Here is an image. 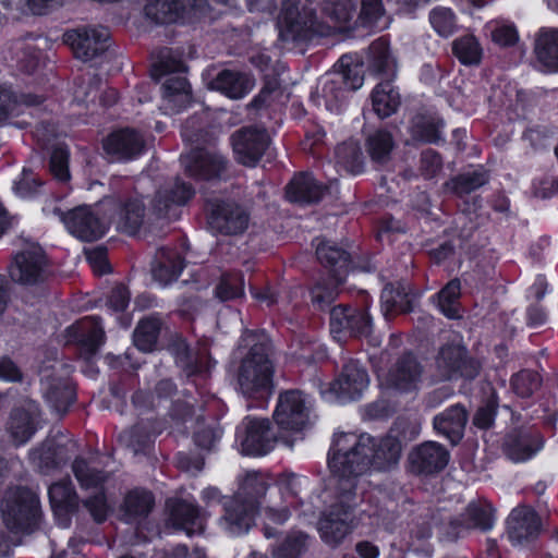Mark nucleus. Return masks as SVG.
<instances>
[{"label": "nucleus", "instance_id": "7c9ffc66", "mask_svg": "<svg viewBox=\"0 0 558 558\" xmlns=\"http://www.w3.org/2000/svg\"><path fill=\"white\" fill-rule=\"evenodd\" d=\"M68 445L57 444L52 440L43 442L29 451L31 463L41 473H48L70 459Z\"/></svg>", "mask_w": 558, "mask_h": 558}, {"label": "nucleus", "instance_id": "f03ea898", "mask_svg": "<svg viewBox=\"0 0 558 558\" xmlns=\"http://www.w3.org/2000/svg\"><path fill=\"white\" fill-rule=\"evenodd\" d=\"M269 353L270 342L264 332L243 331L233 355L238 363L236 383L245 398L263 400L272 395L274 365Z\"/></svg>", "mask_w": 558, "mask_h": 558}, {"label": "nucleus", "instance_id": "6e6d98bb", "mask_svg": "<svg viewBox=\"0 0 558 558\" xmlns=\"http://www.w3.org/2000/svg\"><path fill=\"white\" fill-rule=\"evenodd\" d=\"M464 349L460 345H445L440 349L436 360L440 376L450 379L457 375L458 364L462 361Z\"/></svg>", "mask_w": 558, "mask_h": 558}, {"label": "nucleus", "instance_id": "6ab92c4d", "mask_svg": "<svg viewBox=\"0 0 558 558\" xmlns=\"http://www.w3.org/2000/svg\"><path fill=\"white\" fill-rule=\"evenodd\" d=\"M424 377V366L413 354L399 357L387 372L384 384L400 392H413L420 389Z\"/></svg>", "mask_w": 558, "mask_h": 558}, {"label": "nucleus", "instance_id": "49530a36", "mask_svg": "<svg viewBox=\"0 0 558 558\" xmlns=\"http://www.w3.org/2000/svg\"><path fill=\"white\" fill-rule=\"evenodd\" d=\"M488 182V174L483 169L459 174L446 182L445 186L459 196L472 193Z\"/></svg>", "mask_w": 558, "mask_h": 558}, {"label": "nucleus", "instance_id": "b1692460", "mask_svg": "<svg viewBox=\"0 0 558 558\" xmlns=\"http://www.w3.org/2000/svg\"><path fill=\"white\" fill-rule=\"evenodd\" d=\"M369 378L366 371L357 361L344 364L338 378L331 384L330 390L341 401L357 399L368 386Z\"/></svg>", "mask_w": 558, "mask_h": 558}, {"label": "nucleus", "instance_id": "ea45409f", "mask_svg": "<svg viewBox=\"0 0 558 558\" xmlns=\"http://www.w3.org/2000/svg\"><path fill=\"white\" fill-rule=\"evenodd\" d=\"M355 3L353 0H324L322 14L325 34L329 28H337L348 23L354 15Z\"/></svg>", "mask_w": 558, "mask_h": 558}, {"label": "nucleus", "instance_id": "6e6552de", "mask_svg": "<svg viewBox=\"0 0 558 558\" xmlns=\"http://www.w3.org/2000/svg\"><path fill=\"white\" fill-rule=\"evenodd\" d=\"M72 471L80 487L90 492L93 496L83 501L84 507L97 523L106 521L109 512L105 484L109 481L110 474L90 465L85 459L76 458L72 463Z\"/></svg>", "mask_w": 558, "mask_h": 558}, {"label": "nucleus", "instance_id": "9d476101", "mask_svg": "<svg viewBox=\"0 0 558 558\" xmlns=\"http://www.w3.org/2000/svg\"><path fill=\"white\" fill-rule=\"evenodd\" d=\"M43 210L47 216L54 215L59 217L70 233L82 241L90 242L98 240L105 234L109 226L108 218H100L98 210L89 206H78L66 215L58 207H53L51 210L44 208Z\"/></svg>", "mask_w": 558, "mask_h": 558}, {"label": "nucleus", "instance_id": "37998d69", "mask_svg": "<svg viewBox=\"0 0 558 558\" xmlns=\"http://www.w3.org/2000/svg\"><path fill=\"white\" fill-rule=\"evenodd\" d=\"M182 12L180 0H147L144 13L155 24H170L179 20Z\"/></svg>", "mask_w": 558, "mask_h": 558}, {"label": "nucleus", "instance_id": "f8f14e48", "mask_svg": "<svg viewBox=\"0 0 558 558\" xmlns=\"http://www.w3.org/2000/svg\"><path fill=\"white\" fill-rule=\"evenodd\" d=\"M47 258L43 248L34 242H27L13 258L10 276L13 281L32 286L45 280L47 275Z\"/></svg>", "mask_w": 558, "mask_h": 558}, {"label": "nucleus", "instance_id": "412c9836", "mask_svg": "<svg viewBox=\"0 0 558 558\" xmlns=\"http://www.w3.org/2000/svg\"><path fill=\"white\" fill-rule=\"evenodd\" d=\"M449 459V451L436 441L422 442L408 456L410 471L417 475H432L442 471Z\"/></svg>", "mask_w": 558, "mask_h": 558}, {"label": "nucleus", "instance_id": "864d4df0", "mask_svg": "<svg viewBox=\"0 0 558 558\" xmlns=\"http://www.w3.org/2000/svg\"><path fill=\"white\" fill-rule=\"evenodd\" d=\"M442 121H435L432 118L416 116L412 120L411 134L414 140L426 143H437L440 141Z\"/></svg>", "mask_w": 558, "mask_h": 558}, {"label": "nucleus", "instance_id": "09e8293b", "mask_svg": "<svg viewBox=\"0 0 558 558\" xmlns=\"http://www.w3.org/2000/svg\"><path fill=\"white\" fill-rule=\"evenodd\" d=\"M461 294V283L459 279L450 280L438 293L439 311L448 318L460 317L459 299Z\"/></svg>", "mask_w": 558, "mask_h": 558}, {"label": "nucleus", "instance_id": "4be33fe9", "mask_svg": "<svg viewBox=\"0 0 558 558\" xmlns=\"http://www.w3.org/2000/svg\"><path fill=\"white\" fill-rule=\"evenodd\" d=\"M242 425L244 437L241 441L242 452L248 456H264L271 451L278 436L271 430L267 418L246 416Z\"/></svg>", "mask_w": 558, "mask_h": 558}, {"label": "nucleus", "instance_id": "5fc2aeb1", "mask_svg": "<svg viewBox=\"0 0 558 558\" xmlns=\"http://www.w3.org/2000/svg\"><path fill=\"white\" fill-rule=\"evenodd\" d=\"M429 23L433 29L440 37H449L458 29V21L453 11L449 8L437 7L434 8L428 15Z\"/></svg>", "mask_w": 558, "mask_h": 558}, {"label": "nucleus", "instance_id": "603ef678", "mask_svg": "<svg viewBox=\"0 0 558 558\" xmlns=\"http://www.w3.org/2000/svg\"><path fill=\"white\" fill-rule=\"evenodd\" d=\"M338 66L342 81L348 88L356 90L363 85L362 61L357 56H342L338 61Z\"/></svg>", "mask_w": 558, "mask_h": 558}, {"label": "nucleus", "instance_id": "79ce46f5", "mask_svg": "<svg viewBox=\"0 0 558 558\" xmlns=\"http://www.w3.org/2000/svg\"><path fill=\"white\" fill-rule=\"evenodd\" d=\"M373 109L376 114L384 119L396 112L400 105V95L393 88L390 80L380 82L372 94Z\"/></svg>", "mask_w": 558, "mask_h": 558}, {"label": "nucleus", "instance_id": "9b49d317", "mask_svg": "<svg viewBox=\"0 0 558 558\" xmlns=\"http://www.w3.org/2000/svg\"><path fill=\"white\" fill-rule=\"evenodd\" d=\"M40 427V407L29 398L20 400L12 408L5 424V430L15 446L27 444Z\"/></svg>", "mask_w": 558, "mask_h": 558}, {"label": "nucleus", "instance_id": "aec40b11", "mask_svg": "<svg viewBox=\"0 0 558 558\" xmlns=\"http://www.w3.org/2000/svg\"><path fill=\"white\" fill-rule=\"evenodd\" d=\"M250 222L248 211L234 201H216L211 204V230L226 235L243 233Z\"/></svg>", "mask_w": 558, "mask_h": 558}, {"label": "nucleus", "instance_id": "3c124183", "mask_svg": "<svg viewBox=\"0 0 558 558\" xmlns=\"http://www.w3.org/2000/svg\"><path fill=\"white\" fill-rule=\"evenodd\" d=\"M366 146L374 162L386 163L390 158L395 143L389 132L379 130L368 136Z\"/></svg>", "mask_w": 558, "mask_h": 558}, {"label": "nucleus", "instance_id": "0e129e2a", "mask_svg": "<svg viewBox=\"0 0 558 558\" xmlns=\"http://www.w3.org/2000/svg\"><path fill=\"white\" fill-rule=\"evenodd\" d=\"M41 182L32 170L23 169L19 179L13 183L14 193L23 198L32 197L39 192Z\"/></svg>", "mask_w": 558, "mask_h": 558}, {"label": "nucleus", "instance_id": "72a5a7b5", "mask_svg": "<svg viewBox=\"0 0 558 558\" xmlns=\"http://www.w3.org/2000/svg\"><path fill=\"white\" fill-rule=\"evenodd\" d=\"M325 190L311 173H300L287 185L286 195L290 202L311 204L318 202Z\"/></svg>", "mask_w": 558, "mask_h": 558}, {"label": "nucleus", "instance_id": "cd10ccee", "mask_svg": "<svg viewBox=\"0 0 558 558\" xmlns=\"http://www.w3.org/2000/svg\"><path fill=\"white\" fill-rule=\"evenodd\" d=\"M51 507L60 520L62 527L70 524L69 513L78 508V497L75 488L69 478L52 484L48 490Z\"/></svg>", "mask_w": 558, "mask_h": 558}, {"label": "nucleus", "instance_id": "dca6fc26", "mask_svg": "<svg viewBox=\"0 0 558 558\" xmlns=\"http://www.w3.org/2000/svg\"><path fill=\"white\" fill-rule=\"evenodd\" d=\"M330 331L338 341L348 337L368 338L372 333V318L362 308L335 306L330 312Z\"/></svg>", "mask_w": 558, "mask_h": 558}, {"label": "nucleus", "instance_id": "c03bdc74", "mask_svg": "<svg viewBox=\"0 0 558 558\" xmlns=\"http://www.w3.org/2000/svg\"><path fill=\"white\" fill-rule=\"evenodd\" d=\"M160 328L159 317L149 316L140 320L133 333L135 347L143 352H151L156 348Z\"/></svg>", "mask_w": 558, "mask_h": 558}, {"label": "nucleus", "instance_id": "5701e85b", "mask_svg": "<svg viewBox=\"0 0 558 558\" xmlns=\"http://www.w3.org/2000/svg\"><path fill=\"white\" fill-rule=\"evenodd\" d=\"M507 530L513 544H529L541 534L542 520L533 508L525 505L518 506L508 517Z\"/></svg>", "mask_w": 558, "mask_h": 558}, {"label": "nucleus", "instance_id": "e433bc0d", "mask_svg": "<svg viewBox=\"0 0 558 558\" xmlns=\"http://www.w3.org/2000/svg\"><path fill=\"white\" fill-rule=\"evenodd\" d=\"M367 65L369 71L381 75L385 81L395 77L397 64L395 58L390 54L388 44L380 38L375 40L367 51Z\"/></svg>", "mask_w": 558, "mask_h": 558}, {"label": "nucleus", "instance_id": "bb28decb", "mask_svg": "<svg viewBox=\"0 0 558 558\" xmlns=\"http://www.w3.org/2000/svg\"><path fill=\"white\" fill-rule=\"evenodd\" d=\"M104 149L116 160H131L143 153L144 138L134 130H119L107 137Z\"/></svg>", "mask_w": 558, "mask_h": 558}, {"label": "nucleus", "instance_id": "c85d7f7f", "mask_svg": "<svg viewBox=\"0 0 558 558\" xmlns=\"http://www.w3.org/2000/svg\"><path fill=\"white\" fill-rule=\"evenodd\" d=\"M169 510L168 522L177 530H183L189 535L202 532L199 511L196 505L187 499L171 498L167 501Z\"/></svg>", "mask_w": 558, "mask_h": 558}, {"label": "nucleus", "instance_id": "a211bd4d", "mask_svg": "<svg viewBox=\"0 0 558 558\" xmlns=\"http://www.w3.org/2000/svg\"><path fill=\"white\" fill-rule=\"evenodd\" d=\"M494 525L493 508L486 501H472L464 512L451 519L448 523L447 535L451 539L464 536L471 530L489 531Z\"/></svg>", "mask_w": 558, "mask_h": 558}, {"label": "nucleus", "instance_id": "473e14b6", "mask_svg": "<svg viewBox=\"0 0 558 558\" xmlns=\"http://www.w3.org/2000/svg\"><path fill=\"white\" fill-rule=\"evenodd\" d=\"M70 329L75 333L86 359L93 356L104 343L105 331L99 317H85L71 326Z\"/></svg>", "mask_w": 558, "mask_h": 558}, {"label": "nucleus", "instance_id": "680f3d73", "mask_svg": "<svg viewBox=\"0 0 558 558\" xmlns=\"http://www.w3.org/2000/svg\"><path fill=\"white\" fill-rule=\"evenodd\" d=\"M541 386V377L533 371H521L511 379L513 391L522 398H527Z\"/></svg>", "mask_w": 558, "mask_h": 558}, {"label": "nucleus", "instance_id": "de8ad7c7", "mask_svg": "<svg viewBox=\"0 0 558 558\" xmlns=\"http://www.w3.org/2000/svg\"><path fill=\"white\" fill-rule=\"evenodd\" d=\"M16 68L23 73L32 74L39 65V50L33 40H19L13 47Z\"/></svg>", "mask_w": 558, "mask_h": 558}, {"label": "nucleus", "instance_id": "20e7f679", "mask_svg": "<svg viewBox=\"0 0 558 558\" xmlns=\"http://www.w3.org/2000/svg\"><path fill=\"white\" fill-rule=\"evenodd\" d=\"M267 489L268 482L260 472L247 471L239 481L234 498L222 502L225 515L221 524L234 534L247 532Z\"/></svg>", "mask_w": 558, "mask_h": 558}, {"label": "nucleus", "instance_id": "8fccbe9b", "mask_svg": "<svg viewBox=\"0 0 558 558\" xmlns=\"http://www.w3.org/2000/svg\"><path fill=\"white\" fill-rule=\"evenodd\" d=\"M337 165L347 172L359 173L363 169V156L356 142H344L336 148Z\"/></svg>", "mask_w": 558, "mask_h": 558}, {"label": "nucleus", "instance_id": "2f4dec72", "mask_svg": "<svg viewBox=\"0 0 558 558\" xmlns=\"http://www.w3.org/2000/svg\"><path fill=\"white\" fill-rule=\"evenodd\" d=\"M191 101V89L183 76H170L162 84L160 109L165 114H173L184 109Z\"/></svg>", "mask_w": 558, "mask_h": 558}, {"label": "nucleus", "instance_id": "c756f323", "mask_svg": "<svg viewBox=\"0 0 558 558\" xmlns=\"http://www.w3.org/2000/svg\"><path fill=\"white\" fill-rule=\"evenodd\" d=\"M468 417L466 409L458 403L437 414L433 420V426L438 434L448 438L452 445H457L463 437Z\"/></svg>", "mask_w": 558, "mask_h": 558}, {"label": "nucleus", "instance_id": "e2e57ef3", "mask_svg": "<svg viewBox=\"0 0 558 558\" xmlns=\"http://www.w3.org/2000/svg\"><path fill=\"white\" fill-rule=\"evenodd\" d=\"M69 156V149L63 145L56 146L51 153L50 171L53 178L60 182L70 180Z\"/></svg>", "mask_w": 558, "mask_h": 558}, {"label": "nucleus", "instance_id": "f257e3e1", "mask_svg": "<svg viewBox=\"0 0 558 558\" xmlns=\"http://www.w3.org/2000/svg\"><path fill=\"white\" fill-rule=\"evenodd\" d=\"M400 456L401 444L395 437L376 439L368 434L341 433L335 436L328 464L335 477L352 480L354 487L363 489L361 475L371 466L389 470L398 464Z\"/></svg>", "mask_w": 558, "mask_h": 558}, {"label": "nucleus", "instance_id": "4d7b16f0", "mask_svg": "<svg viewBox=\"0 0 558 558\" xmlns=\"http://www.w3.org/2000/svg\"><path fill=\"white\" fill-rule=\"evenodd\" d=\"M380 299L387 312L407 313L411 311L408 291L400 284L398 287L387 284L381 291Z\"/></svg>", "mask_w": 558, "mask_h": 558}, {"label": "nucleus", "instance_id": "423d86ee", "mask_svg": "<svg viewBox=\"0 0 558 558\" xmlns=\"http://www.w3.org/2000/svg\"><path fill=\"white\" fill-rule=\"evenodd\" d=\"M2 514L10 531L32 533L40 520L39 500L28 488H11L2 502Z\"/></svg>", "mask_w": 558, "mask_h": 558}, {"label": "nucleus", "instance_id": "a19ab883", "mask_svg": "<svg viewBox=\"0 0 558 558\" xmlns=\"http://www.w3.org/2000/svg\"><path fill=\"white\" fill-rule=\"evenodd\" d=\"M154 506L151 493L145 489H133L126 494L122 504V512L126 522L146 518Z\"/></svg>", "mask_w": 558, "mask_h": 558}, {"label": "nucleus", "instance_id": "f704fd0d", "mask_svg": "<svg viewBox=\"0 0 558 558\" xmlns=\"http://www.w3.org/2000/svg\"><path fill=\"white\" fill-rule=\"evenodd\" d=\"M183 267V259L175 251L161 248L156 254L151 269L153 278L166 287L178 279Z\"/></svg>", "mask_w": 558, "mask_h": 558}, {"label": "nucleus", "instance_id": "39448f33", "mask_svg": "<svg viewBox=\"0 0 558 558\" xmlns=\"http://www.w3.org/2000/svg\"><path fill=\"white\" fill-rule=\"evenodd\" d=\"M280 36L283 40H303L313 34L325 35L317 16L316 0H283Z\"/></svg>", "mask_w": 558, "mask_h": 558}, {"label": "nucleus", "instance_id": "c9c22d12", "mask_svg": "<svg viewBox=\"0 0 558 558\" xmlns=\"http://www.w3.org/2000/svg\"><path fill=\"white\" fill-rule=\"evenodd\" d=\"M534 53L548 71H558V29L542 28L535 36Z\"/></svg>", "mask_w": 558, "mask_h": 558}, {"label": "nucleus", "instance_id": "0eeeda50", "mask_svg": "<svg viewBox=\"0 0 558 558\" xmlns=\"http://www.w3.org/2000/svg\"><path fill=\"white\" fill-rule=\"evenodd\" d=\"M70 373V366L58 361L45 364L39 371L43 397L58 415L65 414L75 400V390L69 378Z\"/></svg>", "mask_w": 558, "mask_h": 558}, {"label": "nucleus", "instance_id": "13d9d810", "mask_svg": "<svg viewBox=\"0 0 558 558\" xmlns=\"http://www.w3.org/2000/svg\"><path fill=\"white\" fill-rule=\"evenodd\" d=\"M487 27L493 43L499 47H512L519 41V32L515 25L509 21H493Z\"/></svg>", "mask_w": 558, "mask_h": 558}, {"label": "nucleus", "instance_id": "7ed1b4c3", "mask_svg": "<svg viewBox=\"0 0 558 558\" xmlns=\"http://www.w3.org/2000/svg\"><path fill=\"white\" fill-rule=\"evenodd\" d=\"M336 501L327 507L317 522L320 538L329 546H338L352 531L354 509L363 500V489L352 480L336 477Z\"/></svg>", "mask_w": 558, "mask_h": 558}, {"label": "nucleus", "instance_id": "2eb2a0df", "mask_svg": "<svg viewBox=\"0 0 558 558\" xmlns=\"http://www.w3.org/2000/svg\"><path fill=\"white\" fill-rule=\"evenodd\" d=\"M311 403L300 390H287L279 395L274 420L284 430L300 432L310 422Z\"/></svg>", "mask_w": 558, "mask_h": 558}, {"label": "nucleus", "instance_id": "f3484780", "mask_svg": "<svg viewBox=\"0 0 558 558\" xmlns=\"http://www.w3.org/2000/svg\"><path fill=\"white\" fill-rule=\"evenodd\" d=\"M270 143L269 135L263 129L244 126L231 135V145L235 160L245 167H255L264 156Z\"/></svg>", "mask_w": 558, "mask_h": 558}, {"label": "nucleus", "instance_id": "338daca9", "mask_svg": "<svg viewBox=\"0 0 558 558\" xmlns=\"http://www.w3.org/2000/svg\"><path fill=\"white\" fill-rule=\"evenodd\" d=\"M19 106L20 101L12 88L5 84H0V122L17 113Z\"/></svg>", "mask_w": 558, "mask_h": 558}, {"label": "nucleus", "instance_id": "a18cd8bd", "mask_svg": "<svg viewBox=\"0 0 558 558\" xmlns=\"http://www.w3.org/2000/svg\"><path fill=\"white\" fill-rule=\"evenodd\" d=\"M452 53L464 65H478L483 48L474 35H463L452 41Z\"/></svg>", "mask_w": 558, "mask_h": 558}, {"label": "nucleus", "instance_id": "ddd939ff", "mask_svg": "<svg viewBox=\"0 0 558 558\" xmlns=\"http://www.w3.org/2000/svg\"><path fill=\"white\" fill-rule=\"evenodd\" d=\"M110 34L102 26H82L68 31L63 40L68 44L75 58L88 62L104 54L109 48Z\"/></svg>", "mask_w": 558, "mask_h": 558}, {"label": "nucleus", "instance_id": "4468645a", "mask_svg": "<svg viewBox=\"0 0 558 558\" xmlns=\"http://www.w3.org/2000/svg\"><path fill=\"white\" fill-rule=\"evenodd\" d=\"M100 207L104 210L113 211L108 217L109 223H114L117 230L123 233L134 235L145 222V204L137 196L123 199L109 196L101 202Z\"/></svg>", "mask_w": 558, "mask_h": 558}, {"label": "nucleus", "instance_id": "052dcab7", "mask_svg": "<svg viewBox=\"0 0 558 558\" xmlns=\"http://www.w3.org/2000/svg\"><path fill=\"white\" fill-rule=\"evenodd\" d=\"M307 548V535L303 532H292L282 544L275 549L276 558H299Z\"/></svg>", "mask_w": 558, "mask_h": 558}, {"label": "nucleus", "instance_id": "bf43d9fd", "mask_svg": "<svg viewBox=\"0 0 558 558\" xmlns=\"http://www.w3.org/2000/svg\"><path fill=\"white\" fill-rule=\"evenodd\" d=\"M244 281L239 272H228L221 276L216 287L215 295L220 301H229L243 294Z\"/></svg>", "mask_w": 558, "mask_h": 558}, {"label": "nucleus", "instance_id": "393cba45", "mask_svg": "<svg viewBox=\"0 0 558 558\" xmlns=\"http://www.w3.org/2000/svg\"><path fill=\"white\" fill-rule=\"evenodd\" d=\"M543 446L538 432L520 428L510 432L504 440L505 454L513 462H523L532 458Z\"/></svg>", "mask_w": 558, "mask_h": 558}, {"label": "nucleus", "instance_id": "58836bf2", "mask_svg": "<svg viewBox=\"0 0 558 558\" xmlns=\"http://www.w3.org/2000/svg\"><path fill=\"white\" fill-rule=\"evenodd\" d=\"M252 86V81L246 74L231 70L221 71L211 82V89H217L233 99L244 97Z\"/></svg>", "mask_w": 558, "mask_h": 558}, {"label": "nucleus", "instance_id": "774afa93", "mask_svg": "<svg viewBox=\"0 0 558 558\" xmlns=\"http://www.w3.org/2000/svg\"><path fill=\"white\" fill-rule=\"evenodd\" d=\"M441 168V158L435 150L426 149L422 153L420 171L425 179L435 178Z\"/></svg>", "mask_w": 558, "mask_h": 558}, {"label": "nucleus", "instance_id": "4c0bfd02", "mask_svg": "<svg viewBox=\"0 0 558 558\" xmlns=\"http://www.w3.org/2000/svg\"><path fill=\"white\" fill-rule=\"evenodd\" d=\"M316 255L323 265L332 269L335 282H343L349 267V254L337 245L319 241L316 246Z\"/></svg>", "mask_w": 558, "mask_h": 558}, {"label": "nucleus", "instance_id": "1a4fd4ad", "mask_svg": "<svg viewBox=\"0 0 558 558\" xmlns=\"http://www.w3.org/2000/svg\"><path fill=\"white\" fill-rule=\"evenodd\" d=\"M205 126L201 124L199 118L192 117L186 120L182 128V136L191 148L181 156V163L185 173L197 181H207L209 178V157Z\"/></svg>", "mask_w": 558, "mask_h": 558}, {"label": "nucleus", "instance_id": "a878e982", "mask_svg": "<svg viewBox=\"0 0 558 558\" xmlns=\"http://www.w3.org/2000/svg\"><path fill=\"white\" fill-rule=\"evenodd\" d=\"M193 193V189L179 178L166 182L156 192L151 202L153 211L157 217H166L172 207L184 205Z\"/></svg>", "mask_w": 558, "mask_h": 558}, {"label": "nucleus", "instance_id": "69168bd1", "mask_svg": "<svg viewBox=\"0 0 558 558\" xmlns=\"http://www.w3.org/2000/svg\"><path fill=\"white\" fill-rule=\"evenodd\" d=\"M119 439L128 447L133 448L136 453L150 441V436L144 427L138 424L128 430H124L119 436Z\"/></svg>", "mask_w": 558, "mask_h": 558}]
</instances>
